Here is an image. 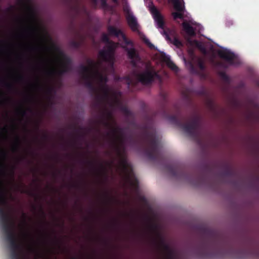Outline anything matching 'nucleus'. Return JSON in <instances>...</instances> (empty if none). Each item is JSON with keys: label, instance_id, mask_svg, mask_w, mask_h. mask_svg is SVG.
I'll list each match as a JSON object with an SVG mask.
<instances>
[{"label": "nucleus", "instance_id": "6e6552de", "mask_svg": "<svg viewBox=\"0 0 259 259\" xmlns=\"http://www.w3.org/2000/svg\"><path fill=\"white\" fill-rule=\"evenodd\" d=\"M102 40L108 45L106 46V49L99 51V57L102 61L108 62L112 67L114 64L115 50L113 42L109 41L108 36L104 33L102 35Z\"/></svg>", "mask_w": 259, "mask_h": 259}, {"label": "nucleus", "instance_id": "7c9ffc66", "mask_svg": "<svg viewBox=\"0 0 259 259\" xmlns=\"http://www.w3.org/2000/svg\"><path fill=\"white\" fill-rule=\"evenodd\" d=\"M18 1V4L22 6L26 7H27V3L29 2V0H17Z\"/></svg>", "mask_w": 259, "mask_h": 259}, {"label": "nucleus", "instance_id": "1a4fd4ad", "mask_svg": "<svg viewBox=\"0 0 259 259\" xmlns=\"http://www.w3.org/2000/svg\"><path fill=\"white\" fill-rule=\"evenodd\" d=\"M127 58L130 60V64L134 67H137L138 64L142 62V59L139 52L134 47H124Z\"/></svg>", "mask_w": 259, "mask_h": 259}, {"label": "nucleus", "instance_id": "c03bdc74", "mask_svg": "<svg viewBox=\"0 0 259 259\" xmlns=\"http://www.w3.org/2000/svg\"><path fill=\"white\" fill-rule=\"evenodd\" d=\"M18 79L19 80H23V79H24V77H23V75H19V76H18Z\"/></svg>", "mask_w": 259, "mask_h": 259}, {"label": "nucleus", "instance_id": "7ed1b4c3", "mask_svg": "<svg viewBox=\"0 0 259 259\" xmlns=\"http://www.w3.org/2000/svg\"><path fill=\"white\" fill-rule=\"evenodd\" d=\"M200 231L199 242L195 250V253L197 256L209 257L213 252L224 247V245L221 242L220 236L214 231L205 227H200Z\"/></svg>", "mask_w": 259, "mask_h": 259}, {"label": "nucleus", "instance_id": "72a5a7b5", "mask_svg": "<svg viewBox=\"0 0 259 259\" xmlns=\"http://www.w3.org/2000/svg\"><path fill=\"white\" fill-rule=\"evenodd\" d=\"M47 92L48 94H51L52 93H55V89L54 87H49L47 89Z\"/></svg>", "mask_w": 259, "mask_h": 259}, {"label": "nucleus", "instance_id": "2f4dec72", "mask_svg": "<svg viewBox=\"0 0 259 259\" xmlns=\"http://www.w3.org/2000/svg\"><path fill=\"white\" fill-rule=\"evenodd\" d=\"M121 37L123 38L124 42H125V44L126 45H131L132 46H133V42L132 41H131V40H128L127 39V38H126V36L124 35V33L122 34Z\"/></svg>", "mask_w": 259, "mask_h": 259}, {"label": "nucleus", "instance_id": "69168bd1", "mask_svg": "<svg viewBox=\"0 0 259 259\" xmlns=\"http://www.w3.org/2000/svg\"><path fill=\"white\" fill-rule=\"evenodd\" d=\"M23 217H24L25 218H26V215H25V214H24V213H23Z\"/></svg>", "mask_w": 259, "mask_h": 259}, {"label": "nucleus", "instance_id": "a211bd4d", "mask_svg": "<svg viewBox=\"0 0 259 259\" xmlns=\"http://www.w3.org/2000/svg\"><path fill=\"white\" fill-rule=\"evenodd\" d=\"M163 61L166 63V65L171 70L175 72H178L179 70L177 65L170 60L169 57L165 56L163 58Z\"/></svg>", "mask_w": 259, "mask_h": 259}, {"label": "nucleus", "instance_id": "a878e982", "mask_svg": "<svg viewBox=\"0 0 259 259\" xmlns=\"http://www.w3.org/2000/svg\"><path fill=\"white\" fill-rule=\"evenodd\" d=\"M172 43L175 46L178 48L183 46V44L181 41L176 37H174Z\"/></svg>", "mask_w": 259, "mask_h": 259}, {"label": "nucleus", "instance_id": "13d9d810", "mask_svg": "<svg viewBox=\"0 0 259 259\" xmlns=\"http://www.w3.org/2000/svg\"><path fill=\"white\" fill-rule=\"evenodd\" d=\"M40 210H41V213H42L44 215H45V212H44V211H43V210H42V209L41 208V209H40Z\"/></svg>", "mask_w": 259, "mask_h": 259}, {"label": "nucleus", "instance_id": "393cba45", "mask_svg": "<svg viewBox=\"0 0 259 259\" xmlns=\"http://www.w3.org/2000/svg\"><path fill=\"white\" fill-rule=\"evenodd\" d=\"M184 12H176L172 13V16L175 20L177 19H183L184 18Z\"/></svg>", "mask_w": 259, "mask_h": 259}, {"label": "nucleus", "instance_id": "a19ab883", "mask_svg": "<svg viewBox=\"0 0 259 259\" xmlns=\"http://www.w3.org/2000/svg\"><path fill=\"white\" fill-rule=\"evenodd\" d=\"M101 4L103 7H106L107 6L106 0H101Z\"/></svg>", "mask_w": 259, "mask_h": 259}, {"label": "nucleus", "instance_id": "680f3d73", "mask_svg": "<svg viewBox=\"0 0 259 259\" xmlns=\"http://www.w3.org/2000/svg\"><path fill=\"white\" fill-rule=\"evenodd\" d=\"M218 64L220 66H223V64L222 63H219Z\"/></svg>", "mask_w": 259, "mask_h": 259}, {"label": "nucleus", "instance_id": "e2e57ef3", "mask_svg": "<svg viewBox=\"0 0 259 259\" xmlns=\"http://www.w3.org/2000/svg\"><path fill=\"white\" fill-rule=\"evenodd\" d=\"M112 1L115 3H117L118 2V0H112Z\"/></svg>", "mask_w": 259, "mask_h": 259}, {"label": "nucleus", "instance_id": "473e14b6", "mask_svg": "<svg viewBox=\"0 0 259 259\" xmlns=\"http://www.w3.org/2000/svg\"><path fill=\"white\" fill-rule=\"evenodd\" d=\"M16 169L15 165H12L11 167L10 170V174L11 176V177L14 179V175H15V170Z\"/></svg>", "mask_w": 259, "mask_h": 259}, {"label": "nucleus", "instance_id": "49530a36", "mask_svg": "<svg viewBox=\"0 0 259 259\" xmlns=\"http://www.w3.org/2000/svg\"><path fill=\"white\" fill-rule=\"evenodd\" d=\"M163 33L165 35L166 38L167 39H169V36H168L167 33L165 30H163Z\"/></svg>", "mask_w": 259, "mask_h": 259}, {"label": "nucleus", "instance_id": "58836bf2", "mask_svg": "<svg viewBox=\"0 0 259 259\" xmlns=\"http://www.w3.org/2000/svg\"><path fill=\"white\" fill-rule=\"evenodd\" d=\"M31 49L33 51H38L41 49V48L39 46H31Z\"/></svg>", "mask_w": 259, "mask_h": 259}, {"label": "nucleus", "instance_id": "de8ad7c7", "mask_svg": "<svg viewBox=\"0 0 259 259\" xmlns=\"http://www.w3.org/2000/svg\"><path fill=\"white\" fill-rule=\"evenodd\" d=\"M88 163L92 166H94V163L92 161H88Z\"/></svg>", "mask_w": 259, "mask_h": 259}, {"label": "nucleus", "instance_id": "37998d69", "mask_svg": "<svg viewBox=\"0 0 259 259\" xmlns=\"http://www.w3.org/2000/svg\"><path fill=\"white\" fill-rule=\"evenodd\" d=\"M43 138L45 140H47L49 138V137L48 136L47 134H45L43 135Z\"/></svg>", "mask_w": 259, "mask_h": 259}, {"label": "nucleus", "instance_id": "603ef678", "mask_svg": "<svg viewBox=\"0 0 259 259\" xmlns=\"http://www.w3.org/2000/svg\"><path fill=\"white\" fill-rule=\"evenodd\" d=\"M73 127L74 131H75V132L78 133L77 129L76 128V127L75 126H73Z\"/></svg>", "mask_w": 259, "mask_h": 259}, {"label": "nucleus", "instance_id": "dca6fc26", "mask_svg": "<svg viewBox=\"0 0 259 259\" xmlns=\"http://www.w3.org/2000/svg\"><path fill=\"white\" fill-rule=\"evenodd\" d=\"M62 57V67L64 69V71H70L71 69V59L62 52L60 53Z\"/></svg>", "mask_w": 259, "mask_h": 259}, {"label": "nucleus", "instance_id": "4c0bfd02", "mask_svg": "<svg viewBox=\"0 0 259 259\" xmlns=\"http://www.w3.org/2000/svg\"><path fill=\"white\" fill-rule=\"evenodd\" d=\"M67 72H68V71H64V69L62 67V68L59 70V71L58 72V74L60 75H63V74H64L65 73H67Z\"/></svg>", "mask_w": 259, "mask_h": 259}, {"label": "nucleus", "instance_id": "f03ea898", "mask_svg": "<svg viewBox=\"0 0 259 259\" xmlns=\"http://www.w3.org/2000/svg\"><path fill=\"white\" fill-rule=\"evenodd\" d=\"M2 185L0 183V223L3 232L6 236L7 241L9 243L11 250V256L12 259H22L21 255L23 252V247L21 243L18 242L16 233V223L12 215L6 213L1 207V205H5L7 201L4 198L2 193Z\"/></svg>", "mask_w": 259, "mask_h": 259}, {"label": "nucleus", "instance_id": "774afa93", "mask_svg": "<svg viewBox=\"0 0 259 259\" xmlns=\"http://www.w3.org/2000/svg\"><path fill=\"white\" fill-rule=\"evenodd\" d=\"M29 194L30 195H32V193H29Z\"/></svg>", "mask_w": 259, "mask_h": 259}, {"label": "nucleus", "instance_id": "bf43d9fd", "mask_svg": "<svg viewBox=\"0 0 259 259\" xmlns=\"http://www.w3.org/2000/svg\"><path fill=\"white\" fill-rule=\"evenodd\" d=\"M2 130L5 131V132H7V128L6 127L3 128Z\"/></svg>", "mask_w": 259, "mask_h": 259}, {"label": "nucleus", "instance_id": "aec40b11", "mask_svg": "<svg viewBox=\"0 0 259 259\" xmlns=\"http://www.w3.org/2000/svg\"><path fill=\"white\" fill-rule=\"evenodd\" d=\"M234 175V171L230 168H227L221 173L223 177H231Z\"/></svg>", "mask_w": 259, "mask_h": 259}, {"label": "nucleus", "instance_id": "4d7b16f0", "mask_svg": "<svg viewBox=\"0 0 259 259\" xmlns=\"http://www.w3.org/2000/svg\"><path fill=\"white\" fill-rule=\"evenodd\" d=\"M10 100V98H6V99H5V101H9Z\"/></svg>", "mask_w": 259, "mask_h": 259}, {"label": "nucleus", "instance_id": "338daca9", "mask_svg": "<svg viewBox=\"0 0 259 259\" xmlns=\"http://www.w3.org/2000/svg\"><path fill=\"white\" fill-rule=\"evenodd\" d=\"M107 135H108V136H110V133H107Z\"/></svg>", "mask_w": 259, "mask_h": 259}, {"label": "nucleus", "instance_id": "79ce46f5", "mask_svg": "<svg viewBox=\"0 0 259 259\" xmlns=\"http://www.w3.org/2000/svg\"><path fill=\"white\" fill-rule=\"evenodd\" d=\"M28 31H29L31 33H34L35 32V30L33 28H28L27 29Z\"/></svg>", "mask_w": 259, "mask_h": 259}, {"label": "nucleus", "instance_id": "0eeeda50", "mask_svg": "<svg viewBox=\"0 0 259 259\" xmlns=\"http://www.w3.org/2000/svg\"><path fill=\"white\" fill-rule=\"evenodd\" d=\"M137 78L139 82L145 85H151L155 79L161 80L160 75L150 62L146 64L143 71L137 74Z\"/></svg>", "mask_w": 259, "mask_h": 259}, {"label": "nucleus", "instance_id": "8fccbe9b", "mask_svg": "<svg viewBox=\"0 0 259 259\" xmlns=\"http://www.w3.org/2000/svg\"><path fill=\"white\" fill-rule=\"evenodd\" d=\"M162 109L164 111V114H165V112H166V107H165V106H162Z\"/></svg>", "mask_w": 259, "mask_h": 259}, {"label": "nucleus", "instance_id": "09e8293b", "mask_svg": "<svg viewBox=\"0 0 259 259\" xmlns=\"http://www.w3.org/2000/svg\"><path fill=\"white\" fill-rule=\"evenodd\" d=\"M29 251H31V252H33V251H34V248H33V247H32L31 246H30V247H29Z\"/></svg>", "mask_w": 259, "mask_h": 259}, {"label": "nucleus", "instance_id": "9b49d317", "mask_svg": "<svg viewBox=\"0 0 259 259\" xmlns=\"http://www.w3.org/2000/svg\"><path fill=\"white\" fill-rule=\"evenodd\" d=\"M159 247L162 248L165 252L166 259H180L176 256L175 250L161 239L159 244Z\"/></svg>", "mask_w": 259, "mask_h": 259}, {"label": "nucleus", "instance_id": "bb28decb", "mask_svg": "<svg viewBox=\"0 0 259 259\" xmlns=\"http://www.w3.org/2000/svg\"><path fill=\"white\" fill-rule=\"evenodd\" d=\"M144 42L151 49H154L155 48L154 46L150 41V40L146 37L143 38Z\"/></svg>", "mask_w": 259, "mask_h": 259}, {"label": "nucleus", "instance_id": "052dcab7", "mask_svg": "<svg viewBox=\"0 0 259 259\" xmlns=\"http://www.w3.org/2000/svg\"><path fill=\"white\" fill-rule=\"evenodd\" d=\"M256 85H257V87H259V80H257V81H256Z\"/></svg>", "mask_w": 259, "mask_h": 259}, {"label": "nucleus", "instance_id": "f8f14e48", "mask_svg": "<svg viewBox=\"0 0 259 259\" xmlns=\"http://www.w3.org/2000/svg\"><path fill=\"white\" fill-rule=\"evenodd\" d=\"M151 7L150 8V11L152 14L154 19L157 23L158 27L161 29H163L164 26V22L163 17L161 16L157 9L153 5L152 3H151Z\"/></svg>", "mask_w": 259, "mask_h": 259}, {"label": "nucleus", "instance_id": "0e129e2a", "mask_svg": "<svg viewBox=\"0 0 259 259\" xmlns=\"http://www.w3.org/2000/svg\"><path fill=\"white\" fill-rule=\"evenodd\" d=\"M106 197H107V198L108 199V200H109V197H108V194H106Z\"/></svg>", "mask_w": 259, "mask_h": 259}, {"label": "nucleus", "instance_id": "6ab92c4d", "mask_svg": "<svg viewBox=\"0 0 259 259\" xmlns=\"http://www.w3.org/2000/svg\"><path fill=\"white\" fill-rule=\"evenodd\" d=\"M107 30L109 34L111 36L118 37L119 36H121L123 34L120 29H117L112 26H109L107 28Z\"/></svg>", "mask_w": 259, "mask_h": 259}, {"label": "nucleus", "instance_id": "4468645a", "mask_svg": "<svg viewBox=\"0 0 259 259\" xmlns=\"http://www.w3.org/2000/svg\"><path fill=\"white\" fill-rule=\"evenodd\" d=\"M123 10L127 14L126 20L129 26L133 31H137L138 30V23L136 18L130 14V10L128 8H124Z\"/></svg>", "mask_w": 259, "mask_h": 259}, {"label": "nucleus", "instance_id": "423d86ee", "mask_svg": "<svg viewBox=\"0 0 259 259\" xmlns=\"http://www.w3.org/2000/svg\"><path fill=\"white\" fill-rule=\"evenodd\" d=\"M169 120L196 141L200 140V129L201 127V118L199 116L195 115L190 118L189 122L186 123V117L179 118L176 115H170Z\"/></svg>", "mask_w": 259, "mask_h": 259}, {"label": "nucleus", "instance_id": "c756f323", "mask_svg": "<svg viewBox=\"0 0 259 259\" xmlns=\"http://www.w3.org/2000/svg\"><path fill=\"white\" fill-rule=\"evenodd\" d=\"M16 7L15 6L11 5L10 7L7 8L6 11L8 13H14L16 11Z\"/></svg>", "mask_w": 259, "mask_h": 259}, {"label": "nucleus", "instance_id": "c9c22d12", "mask_svg": "<svg viewBox=\"0 0 259 259\" xmlns=\"http://www.w3.org/2000/svg\"><path fill=\"white\" fill-rule=\"evenodd\" d=\"M5 86L9 90H12L13 88V84L10 83L5 82Z\"/></svg>", "mask_w": 259, "mask_h": 259}, {"label": "nucleus", "instance_id": "ddd939ff", "mask_svg": "<svg viewBox=\"0 0 259 259\" xmlns=\"http://www.w3.org/2000/svg\"><path fill=\"white\" fill-rule=\"evenodd\" d=\"M218 55L221 58L226 60L230 64H234L235 56L233 53L228 50H219Z\"/></svg>", "mask_w": 259, "mask_h": 259}, {"label": "nucleus", "instance_id": "e433bc0d", "mask_svg": "<svg viewBox=\"0 0 259 259\" xmlns=\"http://www.w3.org/2000/svg\"><path fill=\"white\" fill-rule=\"evenodd\" d=\"M1 154H2V157L5 159H6L7 158V157H8L7 153L6 151H4V150L2 151Z\"/></svg>", "mask_w": 259, "mask_h": 259}, {"label": "nucleus", "instance_id": "f257e3e1", "mask_svg": "<svg viewBox=\"0 0 259 259\" xmlns=\"http://www.w3.org/2000/svg\"><path fill=\"white\" fill-rule=\"evenodd\" d=\"M109 120L115 123L111 111L105 109L102 114V123L106 127L111 128L114 139L113 145L117 156L120 159V165L124 171L126 179L132 188L135 191L139 190V181L136 178L133 168L127 161L124 155L125 147L124 144L128 142L130 145L137 151H142L145 156L150 160L162 162L164 160L162 146L155 131L148 126H144L140 134V139L131 135L127 138L125 136L124 129L119 126L113 127Z\"/></svg>", "mask_w": 259, "mask_h": 259}, {"label": "nucleus", "instance_id": "39448f33", "mask_svg": "<svg viewBox=\"0 0 259 259\" xmlns=\"http://www.w3.org/2000/svg\"><path fill=\"white\" fill-rule=\"evenodd\" d=\"M168 174L177 179H183L195 186L203 184L206 181V178L202 173L190 174L186 167L179 163L169 164L166 166Z\"/></svg>", "mask_w": 259, "mask_h": 259}, {"label": "nucleus", "instance_id": "20e7f679", "mask_svg": "<svg viewBox=\"0 0 259 259\" xmlns=\"http://www.w3.org/2000/svg\"><path fill=\"white\" fill-rule=\"evenodd\" d=\"M87 62L89 66L80 65L79 67V72L82 74L85 86L92 92L97 93L98 89L94 85L92 79H97L100 86L102 84H107L108 78L107 75H103L99 71L100 63H96L90 59H87Z\"/></svg>", "mask_w": 259, "mask_h": 259}, {"label": "nucleus", "instance_id": "cd10ccee", "mask_svg": "<svg viewBox=\"0 0 259 259\" xmlns=\"http://www.w3.org/2000/svg\"><path fill=\"white\" fill-rule=\"evenodd\" d=\"M70 45L72 47L78 49L81 46V42L76 40H72L71 41Z\"/></svg>", "mask_w": 259, "mask_h": 259}, {"label": "nucleus", "instance_id": "f3484780", "mask_svg": "<svg viewBox=\"0 0 259 259\" xmlns=\"http://www.w3.org/2000/svg\"><path fill=\"white\" fill-rule=\"evenodd\" d=\"M182 26L188 35L191 37H194L196 35L194 28L189 23L187 22H183Z\"/></svg>", "mask_w": 259, "mask_h": 259}, {"label": "nucleus", "instance_id": "864d4df0", "mask_svg": "<svg viewBox=\"0 0 259 259\" xmlns=\"http://www.w3.org/2000/svg\"><path fill=\"white\" fill-rule=\"evenodd\" d=\"M73 187H79V185H77V184H74L72 185Z\"/></svg>", "mask_w": 259, "mask_h": 259}, {"label": "nucleus", "instance_id": "4be33fe9", "mask_svg": "<svg viewBox=\"0 0 259 259\" xmlns=\"http://www.w3.org/2000/svg\"><path fill=\"white\" fill-rule=\"evenodd\" d=\"M219 75L222 78V79L226 82V83H229L230 82V80L229 77L224 71H220L219 72Z\"/></svg>", "mask_w": 259, "mask_h": 259}, {"label": "nucleus", "instance_id": "5701e85b", "mask_svg": "<svg viewBox=\"0 0 259 259\" xmlns=\"http://www.w3.org/2000/svg\"><path fill=\"white\" fill-rule=\"evenodd\" d=\"M219 75L222 78V79L226 82V83H229L230 82V80L229 77L224 71H220L219 72Z\"/></svg>", "mask_w": 259, "mask_h": 259}, {"label": "nucleus", "instance_id": "c85d7f7f", "mask_svg": "<svg viewBox=\"0 0 259 259\" xmlns=\"http://www.w3.org/2000/svg\"><path fill=\"white\" fill-rule=\"evenodd\" d=\"M17 111L19 114H20L21 115H22L23 116H24L26 115V112L25 110H24L22 106L19 107L17 109Z\"/></svg>", "mask_w": 259, "mask_h": 259}, {"label": "nucleus", "instance_id": "a18cd8bd", "mask_svg": "<svg viewBox=\"0 0 259 259\" xmlns=\"http://www.w3.org/2000/svg\"><path fill=\"white\" fill-rule=\"evenodd\" d=\"M161 96H162V98L163 99L164 101L165 102L166 101V95H165V94H164V93H161Z\"/></svg>", "mask_w": 259, "mask_h": 259}, {"label": "nucleus", "instance_id": "6e6d98bb", "mask_svg": "<svg viewBox=\"0 0 259 259\" xmlns=\"http://www.w3.org/2000/svg\"><path fill=\"white\" fill-rule=\"evenodd\" d=\"M93 2L96 5L97 2V0H92Z\"/></svg>", "mask_w": 259, "mask_h": 259}, {"label": "nucleus", "instance_id": "9d476101", "mask_svg": "<svg viewBox=\"0 0 259 259\" xmlns=\"http://www.w3.org/2000/svg\"><path fill=\"white\" fill-rule=\"evenodd\" d=\"M197 65H198V67L199 70H198L195 66V65L193 64V63H192V62L189 63V70H190V73L192 74H194L198 75L202 78H205L206 75H205V74L204 73V71L206 69V66H205L204 61L200 59H198V60L197 61Z\"/></svg>", "mask_w": 259, "mask_h": 259}, {"label": "nucleus", "instance_id": "3c124183", "mask_svg": "<svg viewBox=\"0 0 259 259\" xmlns=\"http://www.w3.org/2000/svg\"><path fill=\"white\" fill-rule=\"evenodd\" d=\"M39 123H37L36 125V128L37 130H39Z\"/></svg>", "mask_w": 259, "mask_h": 259}, {"label": "nucleus", "instance_id": "2eb2a0df", "mask_svg": "<svg viewBox=\"0 0 259 259\" xmlns=\"http://www.w3.org/2000/svg\"><path fill=\"white\" fill-rule=\"evenodd\" d=\"M100 91L102 93L103 95L101 96L100 95L98 94L97 98L99 101H101L103 99L107 100L109 98L110 89L107 84H102L100 85ZM96 93L98 94V92Z\"/></svg>", "mask_w": 259, "mask_h": 259}, {"label": "nucleus", "instance_id": "5fc2aeb1", "mask_svg": "<svg viewBox=\"0 0 259 259\" xmlns=\"http://www.w3.org/2000/svg\"><path fill=\"white\" fill-rule=\"evenodd\" d=\"M1 166H2V167H3V168L4 169H5H5H6V166H5V165H4V164H2V165H1Z\"/></svg>", "mask_w": 259, "mask_h": 259}, {"label": "nucleus", "instance_id": "412c9836", "mask_svg": "<svg viewBox=\"0 0 259 259\" xmlns=\"http://www.w3.org/2000/svg\"><path fill=\"white\" fill-rule=\"evenodd\" d=\"M21 145V141L19 136H17L15 138V143L13 147L14 151H18Z\"/></svg>", "mask_w": 259, "mask_h": 259}, {"label": "nucleus", "instance_id": "b1692460", "mask_svg": "<svg viewBox=\"0 0 259 259\" xmlns=\"http://www.w3.org/2000/svg\"><path fill=\"white\" fill-rule=\"evenodd\" d=\"M120 110L127 117H130L132 114L131 111L125 106H120Z\"/></svg>", "mask_w": 259, "mask_h": 259}, {"label": "nucleus", "instance_id": "ea45409f", "mask_svg": "<svg viewBox=\"0 0 259 259\" xmlns=\"http://www.w3.org/2000/svg\"><path fill=\"white\" fill-rule=\"evenodd\" d=\"M55 71L54 69H51L47 71V73L49 75H53L55 73Z\"/></svg>", "mask_w": 259, "mask_h": 259}, {"label": "nucleus", "instance_id": "f704fd0d", "mask_svg": "<svg viewBox=\"0 0 259 259\" xmlns=\"http://www.w3.org/2000/svg\"><path fill=\"white\" fill-rule=\"evenodd\" d=\"M127 82L128 85H135L136 84V82L129 77L127 79Z\"/></svg>", "mask_w": 259, "mask_h": 259}]
</instances>
